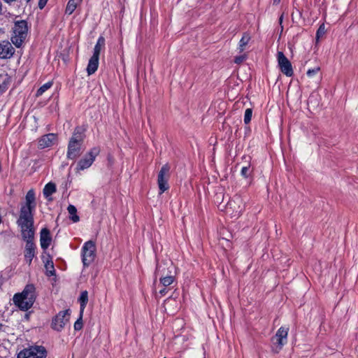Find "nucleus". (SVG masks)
Returning a JSON list of instances; mask_svg holds the SVG:
<instances>
[{"instance_id":"f257e3e1","label":"nucleus","mask_w":358,"mask_h":358,"mask_svg":"<svg viewBox=\"0 0 358 358\" xmlns=\"http://www.w3.org/2000/svg\"><path fill=\"white\" fill-rule=\"evenodd\" d=\"M155 277H159V282H155L156 295L160 297L165 296L173 284L176 277L173 266L167 263L158 264L155 271Z\"/></svg>"},{"instance_id":"f03ea898","label":"nucleus","mask_w":358,"mask_h":358,"mask_svg":"<svg viewBox=\"0 0 358 358\" xmlns=\"http://www.w3.org/2000/svg\"><path fill=\"white\" fill-rule=\"evenodd\" d=\"M36 208L35 193L33 189H30L27 193L25 197V204L21 207L20 217L17 220L19 226L33 227L34 220L32 211Z\"/></svg>"},{"instance_id":"7ed1b4c3","label":"nucleus","mask_w":358,"mask_h":358,"mask_svg":"<svg viewBox=\"0 0 358 358\" xmlns=\"http://www.w3.org/2000/svg\"><path fill=\"white\" fill-rule=\"evenodd\" d=\"M36 299L35 287L27 285L23 291L13 296L14 304L21 310L26 311L31 308Z\"/></svg>"},{"instance_id":"20e7f679","label":"nucleus","mask_w":358,"mask_h":358,"mask_svg":"<svg viewBox=\"0 0 358 358\" xmlns=\"http://www.w3.org/2000/svg\"><path fill=\"white\" fill-rule=\"evenodd\" d=\"M85 131L86 128L84 126H78L74 129L69 141L67 157H77L79 155L86 136Z\"/></svg>"},{"instance_id":"39448f33","label":"nucleus","mask_w":358,"mask_h":358,"mask_svg":"<svg viewBox=\"0 0 358 358\" xmlns=\"http://www.w3.org/2000/svg\"><path fill=\"white\" fill-rule=\"evenodd\" d=\"M28 23L26 20H20L14 22L12 29L10 40L16 48H21L28 35Z\"/></svg>"},{"instance_id":"423d86ee","label":"nucleus","mask_w":358,"mask_h":358,"mask_svg":"<svg viewBox=\"0 0 358 358\" xmlns=\"http://www.w3.org/2000/svg\"><path fill=\"white\" fill-rule=\"evenodd\" d=\"M20 227L21 229L22 238L26 241L24 259L29 265H30L33 258L35 256L36 245L33 241L34 230L33 227L27 226V228L24 227V226Z\"/></svg>"},{"instance_id":"0eeeda50","label":"nucleus","mask_w":358,"mask_h":358,"mask_svg":"<svg viewBox=\"0 0 358 358\" xmlns=\"http://www.w3.org/2000/svg\"><path fill=\"white\" fill-rule=\"evenodd\" d=\"M289 327H281L271 338V348L274 352H279L287 343Z\"/></svg>"},{"instance_id":"6e6552de","label":"nucleus","mask_w":358,"mask_h":358,"mask_svg":"<svg viewBox=\"0 0 358 358\" xmlns=\"http://www.w3.org/2000/svg\"><path fill=\"white\" fill-rule=\"evenodd\" d=\"M96 257V245L92 241H88L82 248V261L85 266L93 262Z\"/></svg>"},{"instance_id":"1a4fd4ad","label":"nucleus","mask_w":358,"mask_h":358,"mask_svg":"<svg viewBox=\"0 0 358 358\" xmlns=\"http://www.w3.org/2000/svg\"><path fill=\"white\" fill-rule=\"evenodd\" d=\"M46 350L42 346H31L19 352L17 358H45Z\"/></svg>"},{"instance_id":"9d476101","label":"nucleus","mask_w":358,"mask_h":358,"mask_svg":"<svg viewBox=\"0 0 358 358\" xmlns=\"http://www.w3.org/2000/svg\"><path fill=\"white\" fill-rule=\"evenodd\" d=\"M171 167L169 164H165L161 168L157 178V184L159 189V194L166 191L169 188L168 180L170 177Z\"/></svg>"},{"instance_id":"9b49d317","label":"nucleus","mask_w":358,"mask_h":358,"mask_svg":"<svg viewBox=\"0 0 358 358\" xmlns=\"http://www.w3.org/2000/svg\"><path fill=\"white\" fill-rule=\"evenodd\" d=\"M244 209L243 199L237 196L229 201L227 205L226 210L227 213H231L232 217L239 216Z\"/></svg>"},{"instance_id":"f8f14e48","label":"nucleus","mask_w":358,"mask_h":358,"mask_svg":"<svg viewBox=\"0 0 358 358\" xmlns=\"http://www.w3.org/2000/svg\"><path fill=\"white\" fill-rule=\"evenodd\" d=\"M277 59L278 64L281 72L287 77L292 76L294 74V71L292 64L282 52H278Z\"/></svg>"},{"instance_id":"ddd939ff","label":"nucleus","mask_w":358,"mask_h":358,"mask_svg":"<svg viewBox=\"0 0 358 358\" xmlns=\"http://www.w3.org/2000/svg\"><path fill=\"white\" fill-rule=\"evenodd\" d=\"M69 310L60 311L53 319L52 322V327L56 331H62L65 325L69 323Z\"/></svg>"},{"instance_id":"4468645a","label":"nucleus","mask_w":358,"mask_h":358,"mask_svg":"<svg viewBox=\"0 0 358 358\" xmlns=\"http://www.w3.org/2000/svg\"><path fill=\"white\" fill-rule=\"evenodd\" d=\"M57 141V135L53 133H49L42 136L38 140V148L45 149L52 147Z\"/></svg>"},{"instance_id":"2eb2a0df","label":"nucleus","mask_w":358,"mask_h":358,"mask_svg":"<svg viewBox=\"0 0 358 358\" xmlns=\"http://www.w3.org/2000/svg\"><path fill=\"white\" fill-rule=\"evenodd\" d=\"M15 53V49L8 41L0 42V59L10 58Z\"/></svg>"},{"instance_id":"dca6fc26","label":"nucleus","mask_w":358,"mask_h":358,"mask_svg":"<svg viewBox=\"0 0 358 358\" xmlns=\"http://www.w3.org/2000/svg\"><path fill=\"white\" fill-rule=\"evenodd\" d=\"M93 162V158H80L78 162H73L71 166L73 167L76 172H80L89 168Z\"/></svg>"},{"instance_id":"f3484780","label":"nucleus","mask_w":358,"mask_h":358,"mask_svg":"<svg viewBox=\"0 0 358 358\" xmlns=\"http://www.w3.org/2000/svg\"><path fill=\"white\" fill-rule=\"evenodd\" d=\"M51 241H52V238L50 236L49 230L46 228L43 229L41 231V234H40L41 247L43 250H46L50 245Z\"/></svg>"},{"instance_id":"a211bd4d","label":"nucleus","mask_w":358,"mask_h":358,"mask_svg":"<svg viewBox=\"0 0 358 358\" xmlns=\"http://www.w3.org/2000/svg\"><path fill=\"white\" fill-rule=\"evenodd\" d=\"M99 57L92 56L89 60L87 66V72L89 76L94 74L99 66Z\"/></svg>"},{"instance_id":"6ab92c4d","label":"nucleus","mask_w":358,"mask_h":358,"mask_svg":"<svg viewBox=\"0 0 358 358\" xmlns=\"http://www.w3.org/2000/svg\"><path fill=\"white\" fill-rule=\"evenodd\" d=\"M104 46H105V38L103 36H100L97 39L96 45H94L92 55L99 57L101 50Z\"/></svg>"},{"instance_id":"aec40b11","label":"nucleus","mask_w":358,"mask_h":358,"mask_svg":"<svg viewBox=\"0 0 358 358\" xmlns=\"http://www.w3.org/2000/svg\"><path fill=\"white\" fill-rule=\"evenodd\" d=\"M81 2L82 0H69L65 10L66 14L71 15Z\"/></svg>"},{"instance_id":"412c9836","label":"nucleus","mask_w":358,"mask_h":358,"mask_svg":"<svg viewBox=\"0 0 358 358\" xmlns=\"http://www.w3.org/2000/svg\"><path fill=\"white\" fill-rule=\"evenodd\" d=\"M250 34L245 32L239 41L238 49L240 52H243L245 49V47L248 44L250 41Z\"/></svg>"},{"instance_id":"4be33fe9","label":"nucleus","mask_w":358,"mask_h":358,"mask_svg":"<svg viewBox=\"0 0 358 358\" xmlns=\"http://www.w3.org/2000/svg\"><path fill=\"white\" fill-rule=\"evenodd\" d=\"M56 192V186L52 182L48 183L43 189V195L45 198H48Z\"/></svg>"},{"instance_id":"5701e85b","label":"nucleus","mask_w":358,"mask_h":358,"mask_svg":"<svg viewBox=\"0 0 358 358\" xmlns=\"http://www.w3.org/2000/svg\"><path fill=\"white\" fill-rule=\"evenodd\" d=\"M79 301L80 303V312L81 315H83L84 309L88 301V293L87 291H83L81 292L80 296L79 298Z\"/></svg>"},{"instance_id":"b1692460","label":"nucleus","mask_w":358,"mask_h":358,"mask_svg":"<svg viewBox=\"0 0 358 358\" xmlns=\"http://www.w3.org/2000/svg\"><path fill=\"white\" fill-rule=\"evenodd\" d=\"M53 85L52 81H48L46 83L43 84L41 86L36 92V96L39 97L43 95V94L46 92L48 90L52 87Z\"/></svg>"},{"instance_id":"393cba45","label":"nucleus","mask_w":358,"mask_h":358,"mask_svg":"<svg viewBox=\"0 0 358 358\" xmlns=\"http://www.w3.org/2000/svg\"><path fill=\"white\" fill-rule=\"evenodd\" d=\"M68 212L71 215V219L73 222L79 221V217L76 215V208L74 206L69 205L68 207Z\"/></svg>"},{"instance_id":"a878e982","label":"nucleus","mask_w":358,"mask_h":358,"mask_svg":"<svg viewBox=\"0 0 358 358\" xmlns=\"http://www.w3.org/2000/svg\"><path fill=\"white\" fill-rule=\"evenodd\" d=\"M252 116V108H247L244 114V123L248 124L250 122Z\"/></svg>"},{"instance_id":"bb28decb","label":"nucleus","mask_w":358,"mask_h":358,"mask_svg":"<svg viewBox=\"0 0 358 358\" xmlns=\"http://www.w3.org/2000/svg\"><path fill=\"white\" fill-rule=\"evenodd\" d=\"M326 32L325 26L324 24H321L316 32V39L319 41V39L322 37Z\"/></svg>"},{"instance_id":"cd10ccee","label":"nucleus","mask_w":358,"mask_h":358,"mask_svg":"<svg viewBox=\"0 0 358 358\" xmlns=\"http://www.w3.org/2000/svg\"><path fill=\"white\" fill-rule=\"evenodd\" d=\"M320 70V67H316V68H314V69H308L307 71V76L309 77V78H312L313 77L316 73H317Z\"/></svg>"},{"instance_id":"c85d7f7f","label":"nucleus","mask_w":358,"mask_h":358,"mask_svg":"<svg viewBox=\"0 0 358 358\" xmlns=\"http://www.w3.org/2000/svg\"><path fill=\"white\" fill-rule=\"evenodd\" d=\"M82 317L83 315L80 314V318L74 324V329L76 330H80L83 327Z\"/></svg>"},{"instance_id":"c756f323","label":"nucleus","mask_w":358,"mask_h":358,"mask_svg":"<svg viewBox=\"0 0 358 358\" xmlns=\"http://www.w3.org/2000/svg\"><path fill=\"white\" fill-rule=\"evenodd\" d=\"M45 268L47 271L49 272V275H52L54 273V266L52 262H48L45 264Z\"/></svg>"},{"instance_id":"7c9ffc66","label":"nucleus","mask_w":358,"mask_h":358,"mask_svg":"<svg viewBox=\"0 0 358 358\" xmlns=\"http://www.w3.org/2000/svg\"><path fill=\"white\" fill-rule=\"evenodd\" d=\"M99 152L100 149L99 148L95 147L90 150L88 155L89 157H96L99 155Z\"/></svg>"},{"instance_id":"2f4dec72","label":"nucleus","mask_w":358,"mask_h":358,"mask_svg":"<svg viewBox=\"0 0 358 358\" xmlns=\"http://www.w3.org/2000/svg\"><path fill=\"white\" fill-rule=\"evenodd\" d=\"M246 59V55H239V56H236L234 58V62L237 64H241L243 61H245Z\"/></svg>"},{"instance_id":"473e14b6","label":"nucleus","mask_w":358,"mask_h":358,"mask_svg":"<svg viewBox=\"0 0 358 358\" xmlns=\"http://www.w3.org/2000/svg\"><path fill=\"white\" fill-rule=\"evenodd\" d=\"M249 167H247V166H244L241 169V174L244 177H248V172H249Z\"/></svg>"},{"instance_id":"72a5a7b5","label":"nucleus","mask_w":358,"mask_h":358,"mask_svg":"<svg viewBox=\"0 0 358 358\" xmlns=\"http://www.w3.org/2000/svg\"><path fill=\"white\" fill-rule=\"evenodd\" d=\"M48 1V0H39L38 1V8L40 9H43L45 6V5L47 4Z\"/></svg>"},{"instance_id":"f704fd0d","label":"nucleus","mask_w":358,"mask_h":358,"mask_svg":"<svg viewBox=\"0 0 358 358\" xmlns=\"http://www.w3.org/2000/svg\"><path fill=\"white\" fill-rule=\"evenodd\" d=\"M280 0H273V5H278V4L280 3Z\"/></svg>"},{"instance_id":"c9c22d12","label":"nucleus","mask_w":358,"mask_h":358,"mask_svg":"<svg viewBox=\"0 0 358 358\" xmlns=\"http://www.w3.org/2000/svg\"><path fill=\"white\" fill-rule=\"evenodd\" d=\"M6 3H12L13 2H14L15 0H3Z\"/></svg>"},{"instance_id":"e433bc0d","label":"nucleus","mask_w":358,"mask_h":358,"mask_svg":"<svg viewBox=\"0 0 358 358\" xmlns=\"http://www.w3.org/2000/svg\"><path fill=\"white\" fill-rule=\"evenodd\" d=\"M1 13H2V3L0 1V15H1Z\"/></svg>"},{"instance_id":"4c0bfd02","label":"nucleus","mask_w":358,"mask_h":358,"mask_svg":"<svg viewBox=\"0 0 358 358\" xmlns=\"http://www.w3.org/2000/svg\"><path fill=\"white\" fill-rule=\"evenodd\" d=\"M282 18H283V17H282V15H281V16H280V19H279L280 23H282Z\"/></svg>"},{"instance_id":"58836bf2","label":"nucleus","mask_w":358,"mask_h":358,"mask_svg":"<svg viewBox=\"0 0 358 358\" xmlns=\"http://www.w3.org/2000/svg\"><path fill=\"white\" fill-rule=\"evenodd\" d=\"M27 1H29V0H27Z\"/></svg>"},{"instance_id":"ea45409f","label":"nucleus","mask_w":358,"mask_h":358,"mask_svg":"<svg viewBox=\"0 0 358 358\" xmlns=\"http://www.w3.org/2000/svg\"><path fill=\"white\" fill-rule=\"evenodd\" d=\"M164 358H166V357H164Z\"/></svg>"}]
</instances>
